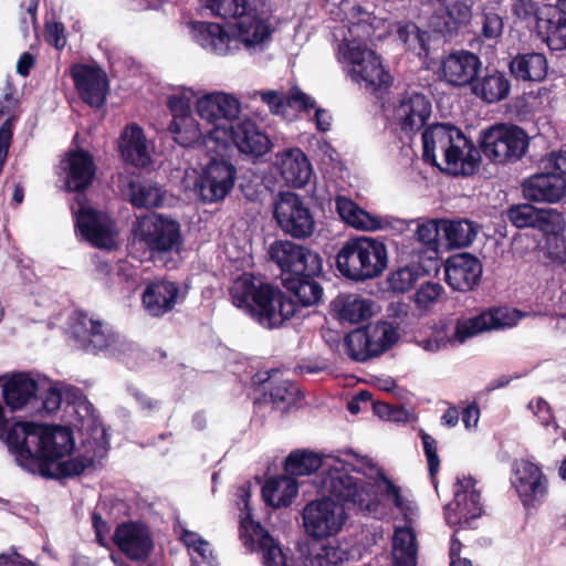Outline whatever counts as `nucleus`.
<instances>
[{
    "label": "nucleus",
    "mask_w": 566,
    "mask_h": 566,
    "mask_svg": "<svg viewBox=\"0 0 566 566\" xmlns=\"http://www.w3.org/2000/svg\"><path fill=\"white\" fill-rule=\"evenodd\" d=\"M133 234L153 261H164L168 255L179 253L184 245L181 224L164 213L150 212L137 217Z\"/></svg>",
    "instance_id": "nucleus-5"
},
{
    "label": "nucleus",
    "mask_w": 566,
    "mask_h": 566,
    "mask_svg": "<svg viewBox=\"0 0 566 566\" xmlns=\"http://www.w3.org/2000/svg\"><path fill=\"white\" fill-rule=\"evenodd\" d=\"M472 476L458 479L454 485L453 501L444 506V520L450 526L469 524L483 513L481 493L475 489Z\"/></svg>",
    "instance_id": "nucleus-20"
},
{
    "label": "nucleus",
    "mask_w": 566,
    "mask_h": 566,
    "mask_svg": "<svg viewBox=\"0 0 566 566\" xmlns=\"http://www.w3.org/2000/svg\"><path fill=\"white\" fill-rule=\"evenodd\" d=\"M46 41L57 50L66 44L65 28L61 22H48L45 25Z\"/></svg>",
    "instance_id": "nucleus-62"
},
{
    "label": "nucleus",
    "mask_w": 566,
    "mask_h": 566,
    "mask_svg": "<svg viewBox=\"0 0 566 566\" xmlns=\"http://www.w3.org/2000/svg\"><path fill=\"white\" fill-rule=\"evenodd\" d=\"M70 331L77 347L88 354L106 350L117 340L116 333L107 323L83 310L73 312Z\"/></svg>",
    "instance_id": "nucleus-13"
},
{
    "label": "nucleus",
    "mask_w": 566,
    "mask_h": 566,
    "mask_svg": "<svg viewBox=\"0 0 566 566\" xmlns=\"http://www.w3.org/2000/svg\"><path fill=\"white\" fill-rule=\"evenodd\" d=\"M547 239L545 255L556 265L566 264V239L558 237L557 232Z\"/></svg>",
    "instance_id": "nucleus-57"
},
{
    "label": "nucleus",
    "mask_w": 566,
    "mask_h": 566,
    "mask_svg": "<svg viewBox=\"0 0 566 566\" xmlns=\"http://www.w3.org/2000/svg\"><path fill=\"white\" fill-rule=\"evenodd\" d=\"M38 389V381L28 374H13L2 386L3 401L11 410H20L36 396Z\"/></svg>",
    "instance_id": "nucleus-35"
},
{
    "label": "nucleus",
    "mask_w": 566,
    "mask_h": 566,
    "mask_svg": "<svg viewBox=\"0 0 566 566\" xmlns=\"http://www.w3.org/2000/svg\"><path fill=\"white\" fill-rule=\"evenodd\" d=\"M273 218L279 229L294 239L310 238L315 229L314 217L302 197L282 191L273 206Z\"/></svg>",
    "instance_id": "nucleus-10"
},
{
    "label": "nucleus",
    "mask_w": 566,
    "mask_h": 566,
    "mask_svg": "<svg viewBox=\"0 0 566 566\" xmlns=\"http://www.w3.org/2000/svg\"><path fill=\"white\" fill-rule=\"evenodd\" d=\"M111 539L122 554L137 563H146L155 547L150 528L138 521L119 523Z\"/></svg>",
    "instance_id": "nucleus-19"
},
{
    "label": "nucleus",
    "mask_w": 566,
    "mask_h": 566,
    "mask_svg": "<svg viewBox=\"0 0 566 566\" xmlns=\"http://www.w3.org/2000/svg\"><path fill=\"white\" fill-rule=\"evenodd\" d=\"M438 13L443 19V27L440 28V31L452 32L458 24L469 20L470 8L460 1L449 0L441 4Z\"/></svg>",
    "instance_id": "nucleus-46"
},
{
    "label": "nucleus",
    "mask_w": 566,
    "mask_h": 566,
    "mask_svg": "<svg viewBox=\"0 0 566 566\" xmlns=\"http://www.w3.org/2000/svg\"><path fill=\"white\" fill-rule=\"evenodd\" d=\"M506 219L517 229L532 228L545 234L563 230V213L555 209H538L533 205H512L505 210Z\"/></svg>",
    "instance_id": "nucleus-21"
},
{
    "label": "nucleus",
    "mask_w": 566,
    "mask_h": 566,
    "mask_svg": "<svg viewBox=\"0 0 566 566\" xmlns=\"http://www.w3.org/2000/svg\"><path fill=\"white\" fill-rule=\"evenodd\" d=\"M270 260L277 265L283 276H295L304 271L322 273V256L307 247L289 240H276L269 248Z\"/></svg>",
    "instance_id": "nucleus-14"
},
{
    "label": "nucleus",
    "mask_w": 566,
    "mask_h": 566,
    "mask_svg": "<svg viewBox=\"0 0 566 566\" xmlns=\"http://www.w3.org/2000/svg\"><path fill=\"white\" fill-rule=\"evenodd\" d=\"M442 239L449 247H468L476 237L473 222L467 219L441 220Z\"/></svg>",
    "instance_id": "nucleus-41"
},
{
    "label": "nucleus",
    "mask_w": 566,
    "mask_h": 566,
    "mask_svg": "<svg viewBox=\"0 0 566 566\" xmlns=\"http://www.w3.org/2000/svg\"><path fill=\"white\" fill-rule=\"evenodd\" d=\"M392 548L394 552H418L417 536L410 525L395 528Z\"/></svg>",
    "instance_id": "nucleus-52"
},
{
    "label": "nucleus",
    "mask_w": 566,
    "mask_h": 566,
    "mask_svg": "<svg viewBox=\"0 0 566 566\" xmlns=\"http://www.w3.org/2000/svg\"><path fill=\"white\" fill-rule=\"evenodd\" d=\"M469 142L462 130L450 122H437L428 125L422 132V142Z\"/></svg>",
    "instance_id": "nucleus-47"
},
{
    "label": "nucleus",
    "mask_w": 566,
    "mask_h": 566,
    "mask_svg": "<svg viewBox=\"0 0 566 566\" xmlns=\"http://www.w3.org/2000/svg\"><path fill=\"white\" fill-rule=\"evenodd\" d=\"M262 102H264L270 111L284 118H289L291 111H310L315 109L314 120L316 128L321 132H327L332 125V115L328 111L316 107L315 101L294 87L287 93L284 91H262L259 93Z\"/></svg>",
    "instance_id": "nucleus-16"
},
{
    "label": "nucleus",
    "mask_w": 566,
    "mask_h": 566,
    "mask_svg": "<svg viewBox=\"0 0 566 566\" xmlns=\"http://www.w3.org/2000/svg\"><path fill=\"white\" fill-rule=\"evenodd\" d=\"M66 161V189L76 195H85L96 175L93 155L87 150L77 148L67 153Z\"/></svg>",
    "instance_id": "nucleus-30"
},
{
    "label": "nucleus",
    "mask_w": 566,
    "mask_h": 566,
    "mask_svg": "<svg viewBox=\"0 0 566 566\" xmlns=\"http://www.w3.org/2000/svg\"><path fill=\"white\" fill-rule=\"evenodd\" d=\"M249 496L250 494L245 493L243 497L244 509L239 522L240 541L248 552L262 554L263 566H289L281 545L260 522L253 520Z\"/></svg>",
    "instance_id": "nucleus-9"
},
{
    "label": "nucleus",
    "mask_w": 566,
    "mask_h": 566,
    "mask_svg": "<svg viewBox=\"0 0 566 566\" xmlns=\"http://www.w3.org/2000/svg\"><path fill=\"white\" fill-rule=\"evenodd\" d=\"M389 28L385 20L359 10L357 21L339 27L333 33L337 42L336 59L348 78L382 99L381 108L397 126L400 138L413 139L431 115V103L413 90L385 97L391 76L371 45L375 40H381Z\"/></svg>",
    "instance_id": "nucleus-1"
},
{
    "label": "nucleus",
    "mask_w": 566,
    "mask_h": 566,
    "mask_svg": "<svg viewBox=\"0 0 566 566\" xmlns=\"http://www.w3.org/2000/svg\"><path fill=\"white\" fill-rule=\"evenodd\" d=\"M129 201L135 208H155L163 205L164 193L151 182L130 181L128 185Z\"/></svg>",
    "instance_id": "nucleus-43"
},
{
    "label": "nucleus",
    "mask_w": 566,
    "mask_h": 566,
    "mask_svg": "<svg viewBox=\"0 0 566 566\" xmlns=\"http://www.w3.org/2000/svg\"><path fill=\"white\" fill-rule=\"evenodd\" d=\"M264 284H266L265 281L258 279L251 273H243L238 276L230 287V296L233 305L251 316L253 312L252 307H255L260 297L259 295L264 290Z\"/></svg>",
    "instance_id": "nucleus-36"
},
{
    "label": "nucleus",
    "mask_w": 566,
    "mask_h": 566,
    "mask_svg": "<svg viewBox=\"0 0 566 566\" xmlns=\"http://www.w3.org/2000/svg\"><path fill=\"white\" fill-rule=\"evenodd\" d=\"M86 195H76L71 210L75 231L91 245L111 250L116 244L117 224L106 212L87 206Z\"/></svg>",
    "instance_id": "nucleus-8"
},
{
    "label": "nucleus",
    "mask_w": 566,
    "mask_h": 566,
    "mask_svg": "<svg viewBox=\"0 0 566 566\" xmlns=\"http://www.w3.org/2000/svg\"><path fill=\"white\" fill-rule=\"evenodd\" d=\"M7 447L21 469L45 479L73 478L95 463L85 455L61 461L75 448L73 431L63 426L17 423L7 436Z\"/></svg>",
    "instance_id": "nucleus-2"
},
{
    "label": "nucleus",
    "mask_w": 566,
    "mask_h": 566,
    "mask_svg": "<svg viewBox=\"0 0 566 566\" xmlns=\"http://www.w3.org/2000/svg\"><path fill=\"white\" fill-rule=\"evenodd\" d=\"M521 188L523 197L533 202L555 203L566 195V181L547 170L527 177Z\"/></svg>",
    "instance_id": "nucleus-28"
},
{
    "label": "nucleus",
    "mask_w": 566,
    "mask_h": 566,
    "mask_svg": "<svg viewBox=\"0 0 566 566\" xmlns=\"http://www.w3.org/2000/svg\"><path fill=\"white\" fill-rule=\"evenodd\" d=\"M91 518L97 544L102 547H108L111 525L95 511L92 513Z\"/></svg>",
    "instance_id": "nucleus-61"
},
{
    "label": "nucleus",
    "mask_w": 566,
    "mask_h": 566,
    "mask_svg": "<svg viewBox=\"0 0 566 566\" xmlns=\"http://www.w3.org/2000/svg\"><path fill=\"white\" fill-rule=\"evenodd\" d=\"M512 484L524 505L532 504L547 492V479L542 469L528 460L515 462Z\"/></svg>",
    "instance_id": "nucleus-27"
},
{
    "label": "nucleus",
    "mask_w": 566,
    "mask_h": 566,
    "mask_svg": "<svg viewBox=\"0 0 566 566\" xmlns=\"http://www.w3.org/2000/svg\"><path fill=\"white\" fill-rule=\"evenodd\" d=\"M201 2L213 15L224 20L238 21L251 9L247 0H201Z\"/></svg>",
    "instance_id": "nucleus-45"
},
{
    "label": "nucleus",
    "mask_w": 566,
    "mask_h": 566,
    "mask_svg": "<svg viewBox=\"0 0 566 566\" xmlns=\"http://www.w3.org/2000/svg\"><path fill=\"white\" fill-rule=\"evenodd\" d=\"M388 264L384 241L365 235L349 238L338 250L335 265L342 276L364 282L380 276Z\"/></svg>",
    "instance_id": "nucleus-4"
},
{
    "label": "nucleus",
    "mask_w": 566,
    "mask_h": 566,
    "mask_svg": "<svg viewBox=\"0 0 566 566\" xmlns=\"http://www.w3.org/2000/svg\"><path fill=\"white\" fill-rule=\"evenodd\" d=\"M509 69L517 81L541 82L547 75L548 63L544 54L528 52L514 56Z\"/></svg>",
    "instance_id": "nucleus-38"
},
{
    "label": "nucleus",
    "mask_w": 566,
    "mask_h": 566,
    "mask_svg": "<svg viewBox=\"0 0 566 566\" xmlns=\"http://www.w3.org/2000/svg\"><path fill=\"white\" fill-rule=\"evenodd\" d=\"M478 142H528V136L515 124L500 123L483 129Z\"/></svg>",
    "instance_id": "nucleus-44"
},
{
    "label": "nucleus",
    "mask_w": 566,
    "mask_h": 566,
    "mask_svg": "<svg viewBox=\"0 0 566 566\" xmlns=\"http://www.w3.org/2000/svg\"><path fill=\"white\" fill-rule=\"evenodd\" d=\"M446 282L459 292L474 290L481 282L482 264L480 260L468 252L449 256L444 265Z\"/></svg>",
    "instance_id": "nucleus-22"
},
{
    "label": "nucleus",
    "mask_w": 566,
    "mask_h": 566,
    "mask_svg": "<svg viewBox=\"0 0 566 566\" xmlns=\"http://www.w3.org/2000/svg\"><path fill=\"white\" fill-rule=\"evenodd\" d=\"M237 172L230 160L212 157L197 177L195 191L203 203L222 201L232 191Z\"/></svg>",
    "instance_id": "nucleus-11"
},
{
    "label": "nucleus",
    "mask_w": 566,
    "mask_h": 566,
    "mask_svg": "<svg viewBox=\"0 0 566 566\" xmlns=\"http://www.w3.org/2000/svg\"><path fill=\"white\" fill-rule=\"evenodd\" d=\"M449 144L444 149L443 166L440 171L453 177H470L475 175L481 165V153L474 144Z\"/></svg>",
    "instance_id": "nucleus-31"
},
{
    "label": "nucleus",
    "mask_w": 566,
    "mask_h": 566,
    "mask_svg": "<svg viewBox=\"0 0 566 566\" xmlns=\"http://www.w3.org/2000/svg\"><path fill=\"white\" fill-rule=\"evenodd\" d=\"M503 21L494 13H488L483 20V35L486 39H496L502 34Z\"/></svg>",
    "instance_id": "nucleus-64"
},
{
    "label": "nucleus",
    "mask_w": 566,
    "mask_h": 566,
    "mask_svg": "<svg viewBox=\"0 0 566 566\" xmlns=\"http://www.w3.org/2000/svg\"><path fill=\"white\" fill-rule=\"evenodd\" d=\"M302 516L306 534L316 539L335 536L346 521L344 506L326 496L308 502Z\"/></svg>",
    "instance_id": "nucleus-15"
},
{
    "label": "nucleus",
    "mask_w": 566,
    "mask_h": 566,
    "mask_svg": "<svg viewBox=\"0 0 566 566\" xmlns=\"http://www.w3.org/2000/svg\"><path fill=\"white\" fill-rule=\"evenodd\" d=\"M124 156L127 157L133 165L138 167H147L150 164L148 154V144H118Z\"/></svg>",
    "instance_id": "nucleus-56"
},
{
    "label": "nucleus",
    "mask_w": 566,
    "mask_h": 566,
    "mask_svg": "<svg viewBox=\"0 0 566 566\" xmlns=\"http://www.w3.org/2000/svg\"><path fill=\"white\" fill-rule=\"evenodd\" d=\"M419 437L421 438L423 452L427 458L429 475L433 480L440 468L438 442L431 434L423 430H420Z\"/></svg>",
    "instance_id": "nucleus-53"
},
{
    "label": "nucleus",
    "mask_w": 566,
    "mask_h": 566,
    "mask_svg": "<svg viewBox=\"0 0 566 566\" xmlns=\"http://www.w3.org/2000/svg\"><path fill=\"white\" fill-rule=\"evenodd\" d=\"M336 210L348 226L363 231H376L382 228L381 220L360 208L355 201L337 196Z\"/></svg>",
    "instance_id": "nucleus-40"
},
{
    "label": "nucleus",
    "mask_w": 566,
    "mask_h": 566,
    "mask_svg": "<svg viewBox=\"0 0 566 566\" xmlns=\"http://www.w3.org/2000/svg\"><path fill=\"white\" fill-rule=\"evenodd\" d=\"M323 463V459L310 450L292 451L284 463V470L292 476L310 475L317 471Z\"/></svg>",
    "instance_id": "nucleus-42"
},
{
    "label": "nucleus",
    "mask_w": 566,
    "mask_h": 566,
    "mask_svg": "<svg viewBox=\"0 0 566 566\" xmlns=\"http://www.w3.org/2000/svg\"><path fill=\"white\" fill-rule=\"evenodd\" d=\"M511 91V82L505 73L492 70L480 77H475L471 92L481 101L493 104L505 99Z\"/></svg>",
    "instance_id": "nucleus-34"
},
{
    "label": "nucleus",
    "mask_w": 566,
    "mask_h": 566,
    "mask_svg": "<svg viewBox=\"0 0 566 566\" xmlns=\"http://www.w3.org/2000/svg\"><path fill=\"white\" fill-rule=\"evenodd\" d=\"M417 281L416 272L409 268H400L392 272L388 279L389 286L392 291L405 293L413 287Z\"/></svg>",
    "instance_id": "nucleus-54"
},
{
    "label": "nucleus",
    "mask_w": 566,
    "mask_h": 566,
    "mask_svg": "<svg viewBox=\"0 0 566 566\" xmlns=\"http://www.w3.org/2000/svg\"><path fill=\"white\" fill-rule=\"evenodd\" d=\"M481 66L482 62L476 54L460 50L450 53L441 61L440 75L449 85L462 87L472 85Z\"/></svg>",
    "instance_id": "nucleus-24"
},
{
    "label": "nucleus",
    "mask_w": 566,
    "mask_h": 566,
    "mask_svg": "<svg viewBox=\"0 0 566 566\" xmlns=\"http://www.w3.org/2000/svg\"><path fill=\"white\" fill-rule=\"evenodd\" d=\"M251 318L268 329L281 327L294 316L297 304L277 285L266 282Z\"/></svg>",
    "instance_id": "nucleus-17"
},
{
    "label": "nucleus",
    "mask_w": 566,
    "mask_h": 566,
    "mask_svg": "<svg viewBox=\"0 0 566 566\" xmlns=\"http://www.w3.org/2000/svg\"><path fill=\"white\" fill-rule=\"evenodd\" d=\"M286 488L284 492L280 493L281 483L279 481L272 480L266 483L263 489V493L265 496L268 492L272 493V496H276L277 501L274 504L276 507L289 506L292 504L294 497L297 495L298 485L295 480H286Z\"/></svg>",
    "instance_id": "nucleus-51"
},
{
    "label": "nucleus",
    "mask_w": 566,
    "mask_h": 566,
    "mask_svg": "<svg viewBox=\"0 0 566 566\" xmlns=\"http://www.w3.org/2000/svg\"><path fill=\"white\" fill-rule=\"evenodd\" d=\"M189 29L192 40L209 53L226 56L237 49L235 39L219 23L192 21Z\"/></svg>",
    "instance_id": "nucleus-26"
},
{
    "label": "nucleus",
    "mask_w": 566,
    "mask_h": 566,
    "mask_svg": "<svg viewBox=\"0 0 566 566\" xmlns=\"http://www.w3.org/2000/svg\"><path fill=\"white\" fill-rule=\"evenodd\" d=\"M181 541L186 546L193 548L203 559L207 558L209 544L196 532L185 530L181 535Z\"/></svg>",
    "instance_id": "nucleus-63"
},
{
    "label": "nucleus",
    "mask_w": 566,
    "mask_h": 566,
    "mask_svg": "<svg viewBox=\"0 0 566 566\" xmlns=\"http://www.w3.org/2000/svg\"><path fill=\"white\" fill-rule=\"evenodd\" d=\"M373 302L354 294H340L331 303V310L340 322L357 324L373 315Z\"/></svg>",
    "instance_id": "nucleus-37"
},
{
    "label": "nucleus",
    "mask_w": 566,
    "mask_h": 566,
    "mask_svg": "<svg viewBox=\"0 0 566 566\" xmlns=\"http://www.w3.org/2000/svg\"><path fill=\"white\" fill-rule=\"evenodd\" d=\"M18 105L19 99L17 91L11 86L10 83H7L3 96L0 99V117L6 118L12 116L13 119H17Z\"/></svg>",
    "instance_id": "nucleus-59"
},
{
    "label": "nucleus",
    "mask_w": 566,
    "mask_h": 566,
    "mask_svg": "<svg viewBox=\"0 0 566 566\" xmlns=\"http://www.w3.org/2000/svg\"><path fill=\"white\" fill-rule=\"evenodd\" d=\"M400 338L392 323L378 321L349 332L344 340L347 356L365 363L389 350Z\"/></svg>",
    "instance_id": "nucleus-7"
},
{
    "label": "nucleus",
    "mask_w": 566,
    "mask_h": 566,
    "mask_svg": "<svg viewBox=\"0 0 566 566\" xmlns=\"http://www.w3.org/2000/svg\"><path fill=\"white\" fill-rule=\"evenodd\" d=\"M199 95L187 86H178L167 95L166 105L172 119L167 132L175 142H196L197 122L191 116V107L196 106Z\"/></svg>",
    "instance_id": "nucleus-18"
},
{
    "label": "nucleus",
    "mask_w": 566,
    "mask_h": 566,
    "mask_svg": "<svg viewBox=\"0 0 566 566\" xmlns=\"http://www.w3.org/2000/svg\"><path fill=\"white\" fill-rule=\"evenodd\" d=\"M277 369H271L264 381V394L279 409L285 411L301 399V390L295 382L277 379Z\"/></svg>",
    "instance_id": "nucleus-39"
},
{
    "label": "nucleus",
    "mask_w": 566,
    "mask_h": 566,
    "mask_svg": "<svg viewBox=\"0 0 566 566\" xmlns=\"http://www.w3.org/2000/svg\"><path fill=\"white\" fill-rule=\"evenodd\" d=\"M239 99L226 92H210L196 99V112L205 125L197 126L196 142H270V135L255 119L238 118Z\"/></svg>",
    "instance_id": "nucleus-3"
},
{
    "label": "nucleus",
    "mask_w": 566,
    "mask_h": 566,
    "mask_svg": "<svg viewBox=\"0 0 566 566\" xmlns=\"http://www.w3.org/2000/svg\"><path fill=\"white\" fill-rule=\"evenodd\" d=\"M243 160L252 164L266 161V156L271 153L274 144H233Z\"/></svg>",
    "instance_id": "nucleus-55"
},
{
    "label": "nucleus",
    "mask_w": 566,
    "mask_h": 566,
    "mask_svg": "<svg viewBox=\"0 0 566 566\" xmlns=\"http://www.w3.org/2000/svg\"><path fill=\"white\" fill-rule=\"evenodd\" d=\"M546 43L551 50L566 49V12H559L547 21Z\"/></svg>",
    "instance_id": "nucleus-50"
},
{
    "label": "nucleus",
    "mask_w": 566,
    "mask_h": 566,
    "mask_svg": "<svg viewBox=\"0 0 566 566\" xmlns=\"http://www.w3.org/2000/svg\"><path fill=\"white\" fill-rule=\"evenodd\" d=\"M321 492L344 509L371 511L373 486L352 475L345 468H332L319 480Z\"/></svg>",
    "instance_id": "nucleus-6"
},
{
    "label": "nucleus",
    "mask_w": 566,
    "mask_h": 566,
    "mask_svg": "<svg viewBox=\"0 0 566 566\" xmlns=\"http://www.w3.org/2000/svg\"><path fill=\"white\" fill-rule=\"evenodd\" d=\"M397 33L399 40L411 51L418 55L428 52L427 48V33L420 32L418 27L413 23H406L398 25Z\"/></svg>",
    "instance_id": "nucleus-49"
},
{
    "label": "nucleus",
    "mask_w": 566,
    "mask_h": 566,
    "mask_svg": "<svg viewBox=\"0 0 566 566\" xmlns=\"http://www.w3.org/2000/svg\"><path fill=\"white\" fill-rule=\"evenodd\" d=\"M235 43L240 42L249 52L263 51L270 42L272 27L269 20L250 9L234 24Z\"/></svg>",
    "instance_id": "nucleus-25"
},
{
    "label": "nucleus",
    "mask_w": 566,
    "mask_h": 566,
    "mask_svg": "<svg viewBox=\"0 0 566 566\" xmlns=\"http://www.w3.org/2000/svg\"><path fill=\"white\" fill-rule=\"evenodd\" d=\"M279 170L289 187L304 188L313 176L312 165L298 148L290 149L281 156Z\"/></svg>",
    "instance_id": "nucleus-32"
},
{
    "label": "nucleus",
    "mask_w": 566,
    "mask_h": 566,
    "mask_svg": "<svg viewBox=\"0 0 566 566\" xmlns=\"http://www.w3.org/2000/svg\"><path fill=\"white\" fill-rule=\"evenodd\" d=\"M322 274L304 271L295 276H283L282 284L302 306H312L323 297V287L317 280Z\"/></svg>",
    "instance_id": "nucleus-33"
},
{
    "label": "nucleus",
    "mask_w": 566,
    "mask_h": 566,
    "mask_svg": "<svg viewBox=\"0 0 566 566\" xmlns=\"http://www.w3.org/2000/svg\"><path fill=\"white\" fill-rule=\"evenodd\" d=\"M522 313L509 306L490 307L472 317L457 319L454 332L449 336L451 345L463 344L468 339L489 331L515 326Z\"/></svg>",
    "instance_id": "nucleus-12"
},
{
    "label": "nucleus",
    "mask_w": 566,
    "mask_h": 566,
    "mask_svg": "<svg viewBox=\"0 0 566 566\" xmlns=\"http://www.w3.org/2000/svg\"><path fill=\"white\" fill-rule=\"evenodd\" d=\"M442 292L443 287L441 284L427 282L421 284V286L417 290L415 294V302L419 307L426 308L433 304Z\"/></svg>",
    "instance_id": "nucleus-58"
},
{
    "label": "nucleus",
    "mask_w": 566,
    "mask_h": 566,
    "mask_svg": "<svg viewBox=\"0 0 566 566\" xmlns=\"http://www.w3.org/2000/svg\"><path fill=\"white\" fill-rule=\"evenodd\" d=\"M179 294L180 287L176 282L151 281L142 294V303L149 316L163 317L175 308Z\"/></svg>",
    "instance_id": "nucleus-29"
},
{
    "label": "nucleus",
    "mask_w": 566,
    "mask_h": 566,
    "mask_svg": "<svg viewBox=\"0 0 566 566\" xmlns=\"http://www.w3.org/2000/svg\"><path fill=\"white\" fill-rule=\"evenodd\" d=\"M71 75L80 97L92 107H101L108 91L106 73L93 65L76 64L71 69Z\"/></svg>",
    "instance_id": "nucleus-23"
},
{
    "label": "nucleus",
    "mask_w": 566,
    "mask_h": 566,
    "mask_svg": "<svg viewBox=\"0 0 566 566\" xmlns=\"http://www.w3.org/2000/svg\"><path fill=\"white\" fill-rule=\"evenodd\" d=\"M441 220H427L417 222L415 231L416 240L421 243L427 251L438 253L440 240L442 239Z\"/></svg>",
    "instance_id": "nucleus-48"
},
{
    "label": "nucleus",
    "mask_w": 566,
    "mask_h": 566,
    "mask_svg": "<svg viewBox=\"0 0 566 566\" xmlns=\"http://www.w3.org/2000/svg\"><path fill=\"white\" fill-rule=\"evenodd\" d=\"M347 552L338 546L325 545L317 557L321 560V566H337L347 559Z\"/></svg>",
    "instance_id": "nucleus-60"
}]
</instances>
